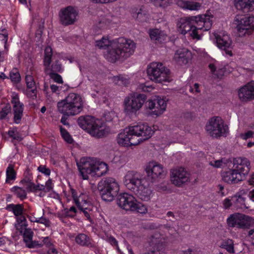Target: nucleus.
<instances>
[{"mask_svg":"<svg viewBox=\"0 0 254 254\" xmlns=\"http://www.w3.org/2000/svg\"><path fill=\"white\" fill-rule=\"evenodd\" d=\"M154 4L158 7H167L171 3L172 0H150Z\"/></svg>","mask_w":254,"mask_h":254,"instance_id":"46","label":"nucleus"},{"mask_svg":"<svg viewBox=\"0 0 254 254\" xmlns=\"http://www.w3.org/2000/svg\"><path fill=\"white\" fill-rule=\"evenodd\" d=\"M133 16L135 17L136 20L140 22L146 21L148 19L147 13L141 9H140L136 13L134 14Z\"/></svg>","mask_w":254,"mask_h":254,"instance_id":"40","label":"nucleus"},{"mask_svg":"<svg viewBox=\"0 0 254 254\" xmlns=\"http://www.w3.org/2000/svg\"><path fill=\"white\" fill-rule=\"evenodd\" d=\"M253 221L252 217L241 214H233L227 219L229 227L238 229H248Z\"/></svg>","mask_w":254,"mask_h":254,"instance_id":"14","label":"nucleus"},{"mask_svg":"<svg viewBox=\"0 0 254 254\" xmlns=\"http://www.w3.org/2000/svg\"><path fill=\"white\" fill-rule=\"evenodd\" d=\"M156 105V98L148 100L146 102V106L150 110H154Z\"/></svg>","mask_w":254,"mask_h":254,"instance_id":"54","label":"nucleus"},{"mask_svg":"<svg viewBox=\"0 0 254 254\" xmlns=\"http://www.w3.org/2000/svg\"><path fill=\"white\" fill-rule=\"evenodd\" d=\"M177 4L182 8L190 10H198L201 6V4L199 2L185 0H178Z\"/></svg>","mask_w":254,"mask_h":254,"instance_id":"27","label":"nucleus"},{"mask_svg":"<svg viewBox=\"0 0 254 254\" xmlns=\"http://www.w3.org/2000/svg\"><path fill=\"white\" fill-rule=\"evenodd\" d=\"M26 245L29 248H34L36 247H41L43 246V244L41 243H39L38 241H32V240Z\"/></svg>","mask_w":254,"mask_h":254,"instance_id":"51","label":"nucleus"},{"mask_svg":"<svg viewBox=\"0 0 254 254\" xmlns=\"http://www.w3.org/2000/svg\"><path fill=\"white\" fill-rule=\"evenodd\" d=\"M11 110V106L9 104H6L3 106L0 111V120H2L5 119L7 118V115L9 114H10Z\"/></svg>","mask_w":254,"mask_h":254,"instance_id":"38","label":"nucleus"},{"mask_svg":"<svg viewBox=\"0 0 254 254\" xmlns=\"http://www.w3.org/2000/svg\"><path fill=\"white\" fill-rule=\"evenodd\" d=\"M38 170L39 172L44 174L47 176H49L50 175L51 171L49 168H47L46 166L40 165L38 167Z\"/></svg>","mask_w":254,"mask_h":254,"instance_id":"53","label":"nucleus"},{"mask_svg":"<svg viewBox=\"0 0 254 254\" xmlns=\"http://www.w3.org/2000/svg\"><path fill=\"white\" fill-rule=\"evenodd\" d=\"M57 106L60 113L67 116L79 114L83 107L81 97L74 93H69L64 99L58 103Z\"/></svg>","mask_w":254,"mask_h":254,"instance_id":"7","label":"nucleus"},{"mask_svg":"<svg viewBox=\"0 0 254 254\" xmlns=\"http://www.w3.org/2000/svg\"><path fill=\"white\" fill-rule=\"evenodd\" d=\"M39 223L44 224L46 227H49L50 226V222L48 219H47L45 217H41L39 218Z\"/></svg>","mask_w":254,"mask_h":254,"instance_id":"59","label":"nucleus"},{"mask_svg":"<svg viewBox=\"0 0 254 254\" xmlns=\"http://www.w3.org/2000/svg\"><path fill=\"white\" fill-rule=\"evenodd\" d=\"M97 188L102 199L105 201H112L119 190V185L113 178H107L101 181Z\"/></svg>","mask_w":254,"mask_h":254,"instance_id":"9","label":"nucleus"},{"mask_svg":"<svg viewBox=\"0 0 254 254\" xmlns=\"http://www.w3.org/2000/svg\"><path fill=\"white\" fill-rule=\"evenodd\" d=\"M11 191L21 200H23L27 197L26 190L21 187L17 186L13 187L11 189Z\"/></svg>","mask_w":254,"mask_h":254,"instance_id":"36","label":"nucleus"},{"mask_svg":"<svg viewBox=\"0 0 254 254\" xmlns=\"http://www.w3.org/2000/svg\"><path fill=\"white\" fill-rule=\"evenodd\" d=\"M117 203L121 208L126 211L137 212L143 214L148 211L145 205L138 202L134 196L128 193L119 194L117 197Z\"/></svg>","mask_w":254,"mask_h":254,"instance_id":"8","label":"nucleus"},{"mask_svg":"<svg viewBox=\"0 0 254 254\" xmlns=\"http://www.w3.org/2000/svg\"><path fill=\"white\" fill-rule=\"evenodd\" d=\"M23 206L22 204H15L13 213L16 216H21L23 213Z\"/></svg>","mask_w":254,"mask_h":254,"instance_id":"49","label":"nucleus"},{"mask_svg":"<svg viewBox=\"0 0 254 254\" xmlns=\"http://www.w3.org/2000/svg\"><path fill=\"white\" fill-rule=\"evenodd\" d=\"M54 59L55 56H53L52 49L50 46L46 47L44 51L43 61L44 73L46 75H49L50 78L57 83L62 84L63 83L62 77L57 73L62 71V64L58 60H55L51 64L52 61Z\"/></svg>","mask_w":254,"mask_h":254,"instance_id":"6","label":"nucleus"},{"mask_svg":"<svg viewBox=\"0 0 254 254\" xmlns=\"http://www.w3.org/2000/svg\"><path fill=\"white\" fill-rule=\"evenodd\" d=\"M151 245L154 249V251H162L165 246L164 241L162 238H155L152 237Z\"/></svg>","mask_w":254,"mask_h":254,"instance_id":"31","label":"nucleus"},{"mask_svg":"<svg viewBox=\"0 0 254 254\" xmlns=\"http://www.w3.org/2000/svg\"><path fill=\"white\" fill-rule=\"evenodd\" d=\"M215 36L218 47L224 51L227 55L232 56V42L229 36L227 34L215 35Z\"/></svg>","mask_w":254,"mask_h":254,"instance_id":"21","label":"nucleus"},{"mask_svg":"<svg viewBox=\"0 0 254 254\" xmlns=\"http://www.w3.org/2000/svg\"><path fill=\"white\" fill-rule=\"evenodd\" d=\"M207 132L213 138L226 136L228 132V127L225 125L220 117H215L210 119L205 126Z\"/></svg>","mask_w":254,"mask_h":254,"instance_id":"13","label":"nucleus"},{"mask_svg":"<svg viewBox=\"0 0 254 254\" xmlns=\"http://www.w3.org/2000/svg\"><path fill=\"white\" fill-rule=\"evenodd\" d=\"M245 177L236 169H230L223 173L222 179L228 184H236L242 181Z\"/></svg>","mask_w":254,"mask_h":254,"instance_id":"23","label":"nucleus"},{"mask_svg":"<svg viewBox=\"0 0 254 254\" xmlns=\"http://www.w3.org/2000/svg\"><path fill=\"white\" fill-rule=\"evenodd\" d=\"M136 138L131 131V127H129L118 134L117 141L120 145L127 147L139 144L138 139H136Z\"/></svg>","mask_w":254,"mask_h":254,"instance_id":"18","label":"nucleus"},{"mask_svg":"<svg viewBox=\"0 0 254 254\" xmlns=\"http://www.w3.org/2000/svg\"><path fill=\"white\" fill-rule=\"evenodd\" d=\"M238 95L242 101L254 99V84L249 83L244 86L239 90Z\"/></svg>","mask_w":254,"mask_h":254,"instance_id":"24","label":"nucleus"},{"mask_svg":"<svg viewBox=\"0 0 254 254\" xmlns=\"http://www.w3.org/2000/svg\"><path fill=\"white\" fill-rule=\"evenodd\" d=\"M236 8L244 12L254 10V0H234Z\"/></svg>","mask_w":254,"mask_h":254,"instance_id":"26","label":"nucleus"},{"mask_svg":"<svg viewBox=\"0 0 254 254\" xmlns=\"http://www.w3.org/2000/svg\"><path fill=\"white\" fill-rule=\"evenodd\" d=\"M26 95L27 97L32 99H36L37 98V87H33L31 88H27Z\"/></svg>","mask_w":254,"mask_h":254,"instance_id":"47","label":"nucleus"},{"mask_svg":"<svg viewBox=\"0 0 254 254\" xmlns=\"http://www.w3.org/2000/svg\"><path fill=\"white\" fill-rule=\"evenodd\" d=\"M25 81L27 85V88L36 87L35 82L33 76L31 75H26L25 77Z\"/></svg>","mask_w":254,"mask_h":254,"instance_id":"48","label":"nucleus"},{"mask_svg":"<svg viewBox=\"0 0 254 254\" xmlns=\"http://www.w3.org/2000/svg\"><path fill=\"white\" fill-rule=\"evenodd\" d=\"M75 241L77 244L82 246H88L91 244L89 237L84 234H79L75 237Z\"/></svg>","mask_w":254,"mask_h":254,"instance_id":"35","label":"nucleus"},{"mask_svg":"<svg viewBox=\"0 0 254 254\" xmlns=\"http://www.w3.org/2000/svg\"><path fill=\"white\" fill-rule=\"evenodd\" d=\"M18 221L19 222L17 227V229L20 233H22L26 228L27 225L26 224V219L24 216H20L18 218Z\"/></svg>","mask_w":254,"mask_h":254,"instance_id":"43","label":"nucleus"},{"mask_svg":"<svg viewBox=\"0 0 254 254\" xmlns=\"http://www.w3.org/2000/svg\"><path fill=\"white\" fill-rule=\"evenodd\" d=\"M192 57L191 53L186 49H179L175 54L174 59L180 65L186 64Z\"/></svg>","mask_w":254,"mask_h":254,"instance_id":"25","label":"nucleus"},{"mask_svg":"<svg viewBox=\"0 0 254 254\" xmlns=\"http://www.w3.org/2000/svg\"><path fill=\"white\" fill-rule=\"evenodd\" d=\"M131 129L136 139H138L139 143L150 138L154 133L151 127L146 124L131 126Z\"/></svg>","mask_w":254,"mask_h":254,"instance_id":"17","label":"nucleus"},{"mask_svg":"<svg viewBox=\"0 0 254 254\" xmlns=\"http://www.w3.org/2000/svg\"><path fill=\"white\" fill-rule=\"evenodd\" d=\"M77 165L80 175L83 180L88 179V174L100 177L108 171L107 165L104 162H94L90 158H82Z\"/></svg>","mask_w":254,"mask_h":254,"instance_id":"5","label":"nucleus"},{"mask_svg":"<svg viewBox=\"0 0 254 254\" xmlns=\"http://www.w3.org/2000/svg\"><path fill=\"white\" fill-rule=\"evenodd\" d=\"M146 99L144 94L132 93L127 96L124 101V111L126 114H135L142 107Z\"/></svg>","mask_w":254,"mask_h":254,"instance_id":"11","label":"nucleus"},{"mask_svg":"<svg viewBox=\"0 0 254 254\" xmlns=\"http://www.w3.org/2000/svg\"><path fill=\"white\" fill-rule=\"evenodd\" d=\"M6 244H10L9 240L5 237H0V247L3 246Z\"/></svg>","mask_w":254,"mask_h":254,"instance_id":"62","label":"nucleus"},{"mask_svg":"<svg viewBox=\"0 0 254 254\" xmlns=\"http://www.w3.org/2000/svg\"><path fill=\"white\" fill-rule=\"evenodd\" d=\"M53 189L52 181L51 179H49L46 183V185H40L38 184L35 185L34 183L32 188V190L30 192H36L38 190L43 191L44 192H48L52 190Z\"/></svg>","mask_w":254,"mask_h":254,"instance_id":"29","label":"nucleus"},{"mask_svg":"<svg viewBox=\"0 0 254 254\" xmlns=\"http://www.w3.org/2000/svg\"><path fill=\"white\" fill-rule=\"evenodd\" d=\"M11 102L12 104L13 122L18 124L21 122L23 117L24 105L19 101L18 96L16 94L12 95Z\"/></svg>","mask_w":254,"mask_h":254,"instance_id":"20","label":"nucleus"},{"mask_svg":"<svg viewBox=\"0 0 254 254\" xmlns=\"http://www.w3.org/2000/svg\"><path fill=\"white\" fill-rule=\"evenodd\" d=\"M147 73L149 78L157 83L169 82L170 71L162 63L153 62L147 67Z\"/></svg>","mask_w":254,"mask_h":254,"instance_id":"10","label":"nucleus"},{"mask_svg":"<svg viewBox=\"0 0 254 254\" xmlns=\"http://www.w3.org/2000/svg\"><path fill=\"white\" fill-rule=\"evenodd\" d=\"M50 89L52 92L54 93L60 94L61 93V87H60L59 85H57L54 84H51Z\"/></svg>","mask_w":254,"mask_h":254,"instance_id":"55","label":"nucleus"},{"mask_svg":"<svg viewBox=\"0 0 254 254\" xmlns=\"http://www.w3.org/2000/svg\"><path fill=\"white\" fill-rule=\"evenodd\" d=\"M232 201L233 203L236 205L237 207H242L243 206H245V199L240 195H235L232 196Z\"/></svg>","mask_w":254,"mask_h":254,"instance_id":"39","label":"nucleus"},{"mask_svg":"<svg viewBox=\"0 0 254 254\" xmlns=\"http://www.w3.org/2000/svg\"><path fill=\"white\" fill-rule=\"evenodd\" d=\"M33 233L30 229H25L23 231V240L26 245L32 240Z\"/></svg>","mask_w":254,"mask_h":254,"instance_id":"44","label":"nucleus"},{"mask_svg":"<svg viewBox=\"0 0 254 254\" xmlns=\"http://www.w3.org/2000/svg\"><path fill=\"white\" fill-rule=\"evenodd\" d=\"M171 173V181L177 187H182L190 181V173L183 167L172 169Z\"/></svg>","mask_w":254,"mask_h":254,"instance_id":"16","label":"nucleus"},{"mask_svg":"<svg viewBox=\"0 0 254 254\" xmlns=\"http://www.w3.org/2000/svg\"><path fill=\"white\" fill-rule=\"evenodd\" d=\"M70 191L72 197L76 206L87 201V196L85 194L80 193L79 195H78L76 191L73 189H71Z\"/></svg>","mask_w":254,"mask_h":254,"instance_id":"30","label":"nucleus"},{"mask_svg":"<svg viewBox=\"0 0 254 254\" xmlns=\"http://www.w3.org/2000/svg\"><path fill=\"white\" fill-rule=\"evenodd\" d=\"M43 245H45L47 247L51 248L53 246V244L51 242V240L49 237H46L43 240Z\"/></svg>","mask_w":254,"mask_h":254,"instance_id":"57","label":"nucleus"},{"mask_svg":"<svg viewBox=\"0 0 254 254\" xmlns=\"http://www.w3.org/2000/svg\"><path fill=\"white\" fill-rule=\"evenodd\" d=\"M212 17L208 15L192 16L181 18L177 25L180 33L185 35L189 32L193 39H200V31L209 30L212 26Z\"/></svg>","mask_w":254,"mask_h":254,"instance_id":"2","label":"nucleus"},{"mask_svg":"<svg viewBox=\"0 0 254 254\" xmlns=\"http://www.w3.org/2000/svg\"><path fill=\"white\" fill-rule=\"evenodd\" d=\"M16 172L14 169V165L9 164L6 170V180L7 184H11L16 179Z\"/></svg>","mask_w":254,"mask_h":254,"instance_id":"32","label":"nucleus"},{"mask_svg":"<svg viewBox=\"0 0 254 254\" xmlns=\"http://www.w3.org/2000/svg\"><path fill=\"white\" fill-rule=\"evenodd\" d=\"M126 188L133 192L139 199L148 201L150 199L152 190L146 181L134 171H128L124 177Z\"/></svg>","mask_w":254,"mask_h":254,"instance_id":"3","label":"nucleus"},{"mask_svg":"<svg viewBox=\"0 0 254 254\" xmlns=\"http://www.w3.org/2000/svg\"><path fill=\"white\" fill-rule=\"evenodd\" d=\"M9 76L12 82L18 83L20 80V75L17 68H13L10 72Z\"/></svg>","mask_w":254,"mask_h":254,"instance_id":"42","label":"nucleus"},{"mask_svg":"<svg viewBox=\"0 0 254 254\" xmlns=\"http://www.w3.org/2000/svg\"><path fill=\"white\" fill-rule=\"evenodd\" d=\"M89 206L90 204L87 201L79 205H77L79 210L89 209L90 208L89 207Z\"/></svg>","mask_w":254,"mask_h":254,"instance_id":"60","label":"nucleus"},{"mask_svg":"<svg viewBox=\"0 0 254 254\" xmlns=\"http://www.w3.org/2000/svg\"><path fill=\"white\" fill-rule=\"evenodd\" d=\"M149 34L151 40L155 43H161L166 38V35L164 32L158 29L150 30Z\"/></svg>","mask_w":254,"mask_h":254,"instance_id":"28","label":"nucleus"},{"mask_svg":"<svg viewBox=\"0 0 254 254\" xmlns=\"http://www.w3.org/2000/svg\"><path fill=\"white\" fill-rule=\"evenodd\" d=\"M156 104L157 105V108H159V109H157L156 111H153V112L155 115L159 116L162 114L166 110L167 103L164 99L158 97L156 98Z\"/></svg>","mask_w":254,"mask_h":254,"instance_id":"34","label":"nucleus"},{"mask_svg":"<svg viewBox=\"0 0 254 254\" xmlns=\"http://www.w3.org/2000/svg\"><path fill=\"white\" fill-rule=\"evenodd\" d=\"M152 88L149 86H146L143 84L138 86V89L141 90L143 92H150Z\"/></svg>","mask_w":254,"mask_h":254,"instance_id":"61","label":"nucleus"},{"mask_svg":"<svg viewBox=\"0 0 254 254\" xmlns=\"http://www.w3.org/2000/svg\"><path fill=\"white\" fill-rule=\"evenodd\" d=\"M60 131L62 137L63 139L68 143H72L73 142V139L69 134V133L67 131V130L63 128L62 127H60Z\"/></svg>","mask_w":254,"mask_h":254,"instance_id":"41","label":"nucleus"},{"mask_svg":"<svg viewBox=\"0 0 254 254\" xmlns=\"http://www.w3.org/2000/svg\"><path fill=\"white\" fill-rule=\"evenodd\" d=\"M78 12L72 6H68L61 9L59 12L60 21L64 26L73 24L77 20Z\"/></svg>","mask_w":254,"mask_h":254,"instance_id":"15","label":"nucleus"},{"mask_svg":"<svg viewBox=\"0 0 254 254\" xmlns=\"http://www.w3.org/2000/svg\"><path fill=\"white\" fill-rule=\"evenodd\" d=\"M114 81L115 82L116 84L119 85H126L127 84H128V80H127L126 79H124L123 77L121 76L114 77Z\"/></svg>","mask_w":254,"mask_h":254,"instance_id":"50","label":"nucleus"},{"mask_svg":"<svg viewBox=\"0 0 254 254\" xmlns=\"http://www.w3.org/2000/svg\"><path fill=\"white\" fill-rule=\"evenodd\" d=\"M233 202L232 201V198L229 199L227 198L223 201V205L225 209H228L232 205Z\"/></svg>","mask_w":254,"mask_h":254,"instance_id":"56","label":"nucleus"},{"mask_svg":"<svg viewBox=\"0 0 254 254\" xmlns=\"http://www.w3.org/2000/svg\"><path fill=\"white\" fill-rule=\"evenodd\" d=\"M64 212H73V215H74V216L76 215V213L77 212V210L74 206H71L70 207L69 209L65 208L64 209Z\"/></svg>","mask_w":254,"mask_h":254,"instance_id":"63","label":"nucleus"},{"mask_svg":"<svg viewBox=\"0 0 254 254\" xmlns=\"http://www.w3.org/2000/svg\"><path fill=\"white\" fill-rule=\"evenodd\" d=\"M234 167L245 177L250 170V163L244 157H237L233 160Z\"/></svg>","mask_w":254,"mask_h":254,"instance_id":"22","label":"nucleus"},{"mask_svg":"<svg viewBox=\"0 0 254 254\" xmlns=\"http://www.w3.org/2000/svg\"><path fill=\"white\" fill-rule=\"evenodd\" d=\"M234 21L239 37L249 36L254 32V16L237 15Z\"/></svg>","mask_w":254,"mask_h":254,"instance_id":"12","label":"nucleus"},{"mask_svg":"<svg viewBox=\"0 0 254 254\" xmlns=\"http://www.w3.org/2000/svg\"><path fill=\"white\" fill-rule=\"evenodd\" d=\"M219 247L225 249L230 254H234V244L232 239H227L223 240L219 245Z\"/></svg>","mask_w":254,"mask_h":254,"instance_id":"33","label":"nucleus"},{"mask_svg":"<svg viewBox=\"0 0 254 254\" xmlns=\"http://www.w3.org/2000/svg\"><path fill=\"white\" fill-rule=\"evenodd\" d=\"M148 179L152 182H155L159 179L164 178L166 172L162 166L154 162H150L145 169Z\"/></svg>","mask_w":254,"mask_h":254,"instance_id":"19","label":"nucleus"},{"mask_svg":"<svg viewBox=\"0 0 254 254\" xmlns=\"http://www.w3.org/2000/svg\"><path fill=\"white\" fill-rule=\"evenodd\" d=\"M225 70L223 68L219 69L216 70V76L219 78H221L224 73Z\"/></svg>","mask_w":254,"mask_h":254,"instance_id":"64","label":"nucleus"},{"mask_svg":"<svg viewBox=\"0 0 254 254\" xmlns=\"http://www.w3.org/2000/svg\"><path fill=\"white\" fill-rule=\"evenodd\" d=\"M7 133L10 137L13 138L14 139L17 140H21L22 139V137L16 127L12 128L9 129Z\"/></svg>","mask_w":254,"mask_h":254,"instance_id":"45","label":"nucleus"},{"mask_svg":"<svg viewBox=\"0 0 254 254\" xmlns=\"http://www.w3.org/2000/svg\"><path fill=\"white\" fill-rule=\"evenodd\" d=\"M20 184L26 187V189L28 191L32 190V188L34 183L30 177H25L20 182Z\"/></svg>","mask_w":254,"mask_h":254,"instance_id":"37","label":"nucleus"},{"mask_svg":"<svg viewBox=\"0 0 254 254\" xmlns=\"http://www.w3.org/2000/svg\"><path fill=\"white\" fill-rule=\"evenodd\" d=\"M8 32L5 29H2L0 30V37L3 38V40L4 41L5 47H6V44L8 40Z\"/></svg>","mask_w":254,"mask_h":254,"instance_id":"52","label":"nucleus"},{"mask_svg":"<svg viewBox=\"0 0 254 254\" xmlns=\"http://www.w3.org/2000/svg\"><path fill=\"white\" fill-rule=\"evenodd\" d=\"M96 46L100 49L110 46L106 55L107 59L111 63L117 60L124 61L130 57L134 52L136 44L130 39L120 37L112 42L103 37L96 42Z\"/></svg>","mask_w":254,"mask_h":254,"instance_id":"1","label":"nucleus"},{"mask_svg":"<svg viewBox=\"0 0 254 254\" xmlns=\"http://www.w3.org/2000/svg\"><path fill=\"white\" fill-rule=\"evenodd\" d=\"M108 241L113 246L117 247V250L119 251V248L118 245V242L115 238L110 236L108 238Z\"/></svg>","mask_w":254,"mask_h":254,"instance_id":"58","label":"nucleus"},{"mask_svg":"<svg viewBox=\"0 0 254 254\" xmlns=\"http://www.w3.org/2000/svg\"><path fill=\"white\" fill-rule=\"evenodd\" d=\"M77 123L81 128L96 138L104 137L109 132V128L103 126V122L93 116H80L77 120Z\"/></svg>","mask_w":254,"mask_h":254,"instance_id":"4","label":"nucleus"}]
</instances>
